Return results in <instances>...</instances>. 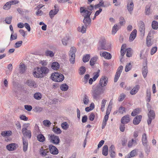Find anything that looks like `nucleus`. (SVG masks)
<instances>
[{"label": "nucleus", "mask_w": 158, "mask_h": 158, "mask_svg": "<svg viewBox=\"0 0 158 158\" xmlns=\"http://www.w3.org/2000/svg\"><path fill=\"white\" fill-rule=\"evenodd\" d=\"M34 76L35 77L38 78H42L44 77V76H42V73H38L36 71H34L33 73Z\"/></svg>", "instance_id": "34"}, {"label": "nucleus", "mask_w": 158, "mask_h": 158, "mask_svg": "<svg viewBox=\"0 0 158 158\" xmlns=\"http://www.w3.org/2000/svg\"><path fill=\"white\" fill-rule=\"evenodd\" d=\"M139 88L140 87L139 85H135L130 91V94L132 95L135 94L138 92Z\"/></svg>", "instance_id": "22"}, {"label": "nucleus", "mask_w": 158, "mask_h": 158, "mask_svg": "<svg viewBox=\"0 0 158 158\" xmlns=\"http://www.w3.org/2000/svg\"><path fill=\"white\" fill-rule=\"evenodd\" d=\"M157 48L156 47H153L151 50V54L152 55L154 54L157 51Z\"/></svg>", "instance_id": "63"}, {"label": "nucleus", "mask_w": 158, "mask_h": 158, "mask_svg": "<svg viewBox=\"0 0 158 158\" xmlns=\"http://www.w3.org/2000/svg\"><path fill=\"white\" fill-rule=\"evenodd\" d=\"M130 120L129 115H127L122 118L121 120V122L122 124H127L128 123Z\"/></svg>", "instance_id": "13"}, {"label": "nucleus", "mask_w": 158, "mask_h": 158, "mask_svg": "<svg viewBox=\"0 0 158 158\" xmlns=\"http://www.w3.org/2000/svg\"><path fill=\"white\" fill-rule=\"evenodd\" d=\"M60 88L63 91H66L69 89V86L66 84H64L61 85Z\"/></svg>", "instance_id": "33"}, {"label": "nucleus", "mask_w": 158, "mask_h": 158, "mask_svg": "<svg viewBox=\"0 0 158 158\" xmlns=\"http://www.w3.org/2000/svg\"><path fill=\"white\" fill-rule=\"evenodd\" d=\"M145 13L146 15H149L151 14L150 8L148 6L146 7L145 10Z\"/></svg>", "instance_id": "48"}, {"label": "nucleus", "mask_w": 158, "mask_h": 158, "mask_svg": "<svg viewBox=\"0 0 158 158\" xmlns=\"http://www.w3.org/2000/svg\"><path fill=\"white\" fill-rule=\"evenodd\" d=\"M106 6L104 5V3L102 0H101L99 3L94 6V8L96 9L101 7H106Z\"/></svg>", "instance_id": "26"}, {"label": "nucleus", "mask_w": 158, "mask_h": 158, "mask_svg": "<svg viewBox=\"0 0 158 158\" xmlns=\"http://www.w3.org/2000/svg\"><path fill=\"white\" fill-rule=\"evenodd\" d=\"M49 150L50 153L53 155H56L58 153V149L54 146L51 144L49 146Z\"/></svg>", "instance_id": "11"}, {"label": "nucleus", "mask_w": 158, "mask_h": 158, "mask_svg": "<svg viewBox=\"0 0 158 158\" xmlns=\"http://www.w3.org/2000/svg\"><path fill=\"white\" fill-rule=\"evenodd\" d=\"M49 152L48 149H44L43 147H41L39 150L40 154L42 156H45L48 154L47 153Z\"/></svg>", "instance_id": "12"}, {"label": "nucleus", "mask_w": 158, "mask_h": 158, "mask_svg": "<svg viewBox=\"0 0 158 158\" xmlns=\"http://www.w3.org/2000/svg\"><path fill=\"white\" fill-rule=\"evenodd\" d=\"M119 28V26L117 24H115L113 27L112 30V32L113 34H114L118 30Z\"/></svg>", "instance_id": "35"}, {"label": "nucleus", "mask_w": 158, "mask_h": 158, "mask_svg": "<svg viewBox=\"0 0 158 158\" xmlns=\"http://www.w3.org/2000/svg\"><path fill=\"white\" fill-rule=\"evenodd\" d=\"M37 138L38 140L40 142H43L45 140V137L42 134L38 135L37 136Z\"/></svg>", "instance_id": "31"}, {"label": "nucleus", "mask_w": 158, "mask_h": 158, "mask_svg": "<svg viewBox=\"0 0 158 158\" xmlns=\"http://www.w3.org/2000/svg\"><path fill=\"white\" fill-rule=\"evenodd\" d=\"M35 111L36 112H40L43 109L42 107L39 106H36L35 108Z\"/></svg>", "instance_id": "61"}, {"label": "nucleus", "mask_w": 158, "mask_h": 158, "mask_svg": "<svg viewBox=\"0 0 158 158\" xmlns=\"http://www.w3.org/2000/svg\"><path fill=\"white\" fill-rule=\"evenodd\" d=\"M131 49L130 48H128L126 49V56L127 57H131L132 56Z\"/></svg>", "instance_id": "46"}, {"label": "nucleus", "mask_w": 158, "mask_h": 158, "mask_svg": "<svg viewBox=\"0 0 158 158\" xmlns=\"http://www.w3.org/2000/svg\"><path fill=\"white\" fill-rule=\"evenodd\" d=\"M100 55L102 57H103L109 60L111 58V55L110 53L107 52H104L102 53L100 52Z\"/></svg>", "instance_id": "14"}, {"label": "nucleus", "mask_w": 158, "mask_h": 158, "mask_svg": "<svg viewBox=\"0 0 158 158\" xmlns=\"http://www.w3.org/2000/svg\"><path fill=\"white\" fill-rule=\"evenodd\" d=\"M12 132L11 131H6L2 132L1 134L3 136H9L12 134Z\"/></svg>", "instance_id": "36"}, {"label": "nucleus", "mask_w": 158, "mask_h": 158, "mask_svg": "<svg viewBox=\"0 0 158 158\" xmlns=\"http://www.w3.org/2000/svg\"><path fill=\"white\" fill-rule=\"evenodd\" d=\"M144 147V150L146 153L148 155L150 151V147L149 145L147 143L143 144Z\"/></svg>", "instance_id": "27"}, {"label": "nucleus", "mask_w": 158, "mask_h": 158, "mask_svg": "<svg viewBox=\"0 0 158 158\" xmlns=\"http://www.w3.org/2000/svg\"><path fill=\"white\" fill-rule=\"evenodd\" d=\"M100 70H98L97 72L94 73V76L93 77L94 81H95L99 76Z\"/></svg>", "instance_id": "50"}, {"label": "nucleus", "mask_w": 158, "mask_h": 158, "mask_svg": "<svg viewBox=\"0 0 158 158\" xmlns=\"http://www.w3.org/2000/svg\"><path fill=\"white\" fill-rule=\"evenodd\" d=\"M69 38L68 37L66 36L62 40V42L63 44L64 45H66Z\"/></svg>", "instance_id": "49"}, {"label": "nucleus", "mask_w": 158, "mask_h": 158, "mask_svg": "<svg viewBox=\"0 0 158 158\" xmlns=\"http://www.w3.org/2000/svg\"><path fill=\"white\" fill-rule=\"evenodd\" d=\"M54 7V9L51 10L49 12V15L51 19H53L59 11V8L57 5H55Z\"/></svg>", "instance_id": "7"}, {"label": "nucleus", "mask_w": 158, "mask_h": 158, "mask_svg": "<svg viewBox=\"0 0 158 158\" xmlns=\"http://www.w3.org/2000/svg\"><path fill=\"white\" fill-rule=\"evenodd\" d=\"M24 108L28 111H30L32 109V108L31 106L30 105H25Z\"/></svg>", "instance_id": "57"}, {"label": "nucleus", "mask_w": 158, "mask_h": 158, "mask_svg": "<svg viewBox=\"0 0 158 158\" xmlns=\"http://www.w3.org/2000/svg\"><path fill=\"white\" fill-rule=\"evenodd\" d=\"M108 153V148L107 145H104L102 148V154L106 156H107Z\"/></svg>", "instance_id": "24"}, {"label": "nucleus", "mask_w": 158, "mask_h": 158, "mask_svg": "<svg viewBox=\"0 0 158 158\" xmlns=\"http://www.w3.org/2000/svg\"><path fill=\"white\" fill-rule=\"evenodd\" d=\"M148 119L147 120V123L148 125H150L152 122V120L154 119L155 118V113L152 110H150L148 114Z\"/></svg>", "instance_id": "5"}, {"label": "nucleus", "mask_w": 158, "mask_h": 158, "mask_svg": "<svg viewBox=\"0 0 158 158\" xmlns=\"http://www.w3.org/2000/svg\"><path fill=\"white\" fill-rule=\"evenodd\" d=\"M84 103L85 104L87 105L89 101L88 97L86 94L84 95V98L83 100Z\"/></svg>", "instance_id": "44"}, {"label": "nucleus", "mask_w": 158, "mask_h": 158, "mask_svg": "<svg viewBox=\"0 0 158 158\" xmlns=\"http://www.w3.org/2000/svg\"><path fill=\"white\" fill-rule=\"evenodd\" d=\"M134 4L132 0H128L127 3V8L130 13L131 14L133 10Z\"/></svg>", "instance_id": "8"}, {"label": "nucleus", "mask_w": 158, "mask_h": 158, "mask_svg": "<svg viewBox=\"0 0 158 158\" xmlns=\"http://www.w3.org/2000/svg\"><path fill=\"white\" fill-rule=\"evenodd\" d=\"M17 34H14V33H11L10 36V40L11 41L13 40H16L17 39Z\"/></svg>", "instance_id": "52"}, {"label": "nucleus", "mask_w": 158, "mask_h": 158, "mask_svg": "<svg viewBox=\"0 0 158 158\" xmlns=\"http://www.w3.org/2000/svg\"><path fill=\"white\" fill-rule=\"evenodd\" d=\"M12 17H8L6 18L5 21L6 23L8 24H10L11 23Z\"/></svg>", "instance_id": "59"}, {"label": "nucleus", "mask_w": 158, "mask_h": 158, "mask_svg": "<svg viewBox=\"0 0 158 158\" xmlns=\"http://www.w3.org/2000/svg\"><path fill=\"white\" fill-rule=\"evenodd\" d=\"M147 65V64L146 63V64H145L144 65V66L142 69V73L143 75L144 78H145L146 77L147 74L148 73Z\"/></svg>", "instance_id": "18"}, {"label": "nucleus", "mask_w": 158, "mask_h": 158, "mask_svg": "<svg viewBox=\"0 0 158 158\" xmlns=\"http://www.w3.org/2000/svg\"><path fill=\"white\" fill-rule=\"evenodd\" d=\"M23 135L28 137L29 139L31 138V131L29 130H28L27 131L24 132Z\"/></svg>", "instance_id": "43"}, {"label": "nucleus", "mask_w": 158, "mask_h": 158, "mask_svg": "<svg viewBox=\"0 0 158 158\" xmlns=\"http://www.w3.org/2000/svg\"><path fill=\"white\" fill-rule=\"evenodd\" d=\"M101 94L99 92L94 89L92 92V95L94 99L97 100L100 97V95Z\"/></svg>", "instance_id": "21"}, {"label": "nucleus", "mask_w": 158, "mask_h": 158, "mask_svg": "<svg viewBox=\"0 0 158 158\" xmlns=\"http://www.w3.org/2000/svg\"><path fill=\"white\" fill-rule=\"evenodd\" d=\"M98 59V58L97 57H94L91 58L89 62L90 65L91 66L94 65L96 63Z\"/></svg>", "instance_id": "28"}, {"label": "nucleus", "mask_w": 158, "mask_h": 158, "mask_svg": "<svg viewBox=\"0 0 158 158\" xmlns=\"http://www.w3.org/2000/svg\"><path fill=\"white\" fill-rule=\"evenodd\" d=\"M140 111V109L137 108L133 110L131 114V115L133 116H135L137 114H138Z\"/></svg>", "instance_id": "38"}, {"label": "nucleus", "mask_w": 158, "mask_h": 158, "mask_svg": "<svg viewBox=\"0 0 158 158\" xmlns=\"http://www.w3.org/2000/svg\"><path fill=\"white\" fill-rule=\"evenodd\" d=\"M44 125L45 126L49 127L50 126L51 123L48 120H45L43 122Z\"/></svg>", "instance_id": "47"}, {"label": "nucleus", "mask_w": 158, "mask_h": 158, "mask_svg": "<svg viewBox=\"0 0 158 158\" xmlns=\"http://www.w3.org/2000/svg\"><path fill=\"white\" fill-rule=\"evenodd\" d=\"M125 108L122 106H120L118 110V112L121 114H123L125 112Z\"/></svg>", "instance_id": "64"}, {"label": "nucleus", "mask_w": 158, "mask_h": 158, "mask_svg": "<svg viewBox=\"0 0 158 158\" xmlns=\"http://www.w3.org/2000/svg\"><path fill=\"white\" fill-rule=\"evenodd\" d=\"M110 45L107 46L106 45V40L105 39H102L99 41V45L98 47V50H109L110 49Z\"/></svg>", "instance_id": "4"}, {"label": "nucleus", "mask_w": 158, "mask_h": 158, "mask_svg": "<svg viewBox=\"0 0 158 158\" xmlns=\"http://www.w3.org/2000/svg\"><path fill=\"white\" fill-rule=\"evenodd\" d=\"M62 128L64 130H66L69 127V124L66 122H64L61 124Z\"/></svg>", "instance_id": "41"}, {"label": "nucleus", "mask_w": 158, "mask_h": 158, "mask_svg": "<svg viewBox=\"0 0 158 158\" xmlns=\"http://www.w3.org/2000/svg\"><path fill=\"white\" fill-rule=\"evenodd\" d=\"M152 26L154 29L156 30L158 28V23L155 21H153L152 23Z\"/></svg>", "instance_id": "40"}, {"label": "nucleus", "mask_w": 158, "mask_h": 158, "mask_svg": "<svg viewBox=\"0 0 158 158\" xmlns=\"http://www.w3.org/2000/svg\"><path fill=\"white\" fill-rule=\"evenodd\" d=\"M90 58V55L87 54L84 55L83 57L82 60L85 63L88 62Z\"/></svg>", "instance_id": "39"}, {"label": "nucleus", "mask_w": 158, "mask_h": 158, "mask_svg": "<svg viewBox=\"0 0 158 158\" xmlns=\"http://www.w3.org/2000/svg\"><path fill=\"white\" fill-rule=\"evenodd\" d=\"M26 83L31 88H35L37 86L36 83L32 79L27 80Z\"/></svg>", "instance_id": "10"}, {"label": "nucleus", "mask_w": 158, "mask_h": 158, "mask_svg": "<svg viewBox=\"0 0 158 158\" xmlns=\"http://www.w3.org/2000/svg\"><path fill=\"white\" fill-rule=\"evenodd\" d=\"M54 132L57 134H60L61 133V131L59 128H53Z\"/></svg>", "instance_id": "55"}, {"label": "nucleus", "mask_w": 158, "mask_h": 158, "mask_svg": "<svg viewBox=\"0 0 158 158\" xmlns=\"http://www.w3.org/2000/svg\"><path fill=\"white\" fill-rule=\"evenodd\" d=\"M49 138L51 140V142L55 144H58L60 142V139L58 136L54 135H49Z\"/></svg>", "instance_id": "6"}, {"label": "nucleus", "mask_w": 158, "mask_h": 158, "mask_svg": "<svg viewBox=\"0 0 158 158\" xmlns=\"http://www.w3.org/2000/svg\"><path fill=\"white\" fill-rule=\"evenodd\" d=\"M142 118V116L141 115H137L134 118L133 123L134 125H138L140 122Z\"/></svg>", "instance_id": "16"}, {"label": "nucleus", "mask_w": 158, "mask_h": 158, "mask_svg": "<svg viewBox=\"0 0 158 158\" xmlns=\"http://www.w3.org/2000/svg\"><path fill=\"white\" fill-rule=\"evenodd\" d=\"M11 4L10 3V1L6 2L3 6V9L5 10L9 9L10 7Z\"/></svg>", "instance_id": "42"}, {"label": "nucleus", "mask_w": 158, "mask_h": 158, "mask_svg": "<svg viewBox=\"0 0 158 158\" xmlns=\"http://www.w3.org/2000/svg\"><path fill=\"white\" fill-rule=\"evenodd\" d=\"M20 72L21 73H24L25 70V65L24 64L21 65L20 66Z\"/></svg>", "instance_id": "58"}, {"label": "nucleus", "mask_w": 158, "mask_h": 158, "mask_svg": "<svg viewBox=\"0 0 158 158\" xmlns=\"http://www.w3.org/2000/svg\"><path fill=\"white\" fill-rule=\"evenodd\" d=\"M33 97L35 99L40 100L42 96L40 93L37 92L34 94Z\"/></svg>", "instance_id": "29"}, {"label": "nucleus", "mask_w": 158, "mask_h": 158, "mask_svg": "<svg viewBox=\"0 0 158 158\" xmlns=\"http://www.w3.org/2000/svg\"><path fill=\"white\" fill-rule=\"evenodd\" d=\"M17 145V144L15 143H11L7 145L6 146V148L8 150L12 151L16 149V146Z\"/></svg>", "instance_id": "15"}, {"label": "nucleus", "mask_w": 158, "mask_h": 158, "mask_svg": "<svg viewBox=\"0 0 158 158\" xmlns=\"http://www.w3.org/2000/svg\"><path fill=\"white\" fill-rule=\"evenodd\" d=\"M51 78L52 80L55 81L60 82L64 80V77L62 74L58 73H55L52 74Z\"/></svg>", "instance_id": "2"}, {"label": "nucleus", "mask_w": 158, "mask_h": 158, "mask_svg": "<svg viewBox=\"0 0 158 158\" xmlns=\"http://www.w3.org/2000/svg\"><path fill=\"white\" fill-rule=\"evenodd\" d=\"M60 64L59 63L56 62H53L51 65V68L54 70H57L60 68Z\"/></svg>", "instance_id": "23"}, {"label": "nucleus", "mask_w": 158, "mask_h": 158, "mask_svg": "<svg viewBox=\"0 0 158 158\" xmlns=\"http://www.w3.org/2000/svg\"><path fill=\"white\" fill-rule=\"evenodd\" d=\"M145 27L144 23L141 22L139 25V31L141 34L144 35L145 33Z\"/></svg>", "instance_id": "20"}, {"label": "nucleus", "mask_w": 158, "mask_h": 158, "mask_svg": "<svg viewBox=\"0 0 158 158\" xmlns=\"http://www.w3.org/2000/svg\"><path fill=\"white\" fill-rule=\"evenodd\" d=\"M104 86H102L100 85H98L94 89L101 94L103 93L105 89L103 88Z\"/></svg>", "instance_id": "25"}, {"label": "nucleus", "mask_w": 158, "mask_h": 158, "mask_svg": "<svg viewBox=\"0 0 158 158\" xmlns=\"http://www.w3.org/2000/svg\"><path fill=\"white\" fill-rule=\"evenodd\" d=\"M151 92L150 90L147 89L146 92V97H147L146 101L148 102H150L151 100Z\"/></svg>", "instance_id": "37"}, {"label": "nucleus", "mask_w": 158, "mask_h": 158, "mask_svg": "<svg viewBox=\"0 0 158 158\" xmlns=\"http://www.w3.org/2000/svg\"><path fill=\"white\" fill-rule=\"evenodd\" d=\"M80 12L81 13H83L82 15L84 17L83 23H84L85 25L86 26H89L91 23L90 16L92 12L89 11L83 7H81L80 8Z\"/></svg>", "instance_id": "1"}, {"label": "nucleus", "mask_w": 158, "mask_h": 158, "mask_svg": "<svg viewBox=\"0 0 158 158\" xmlns=\"http://www.w3.org/2000/svg\"><path fill=\"white\" fill-rule=\"evenodd\" d=\"M108 82V78L106 77L102 76L99 81V84L102 86H105Z\"/></svg>", "instance_id": "9"}, {"label": "nucleus", "mask_w": 158, "mask_h": 158, "mask_svg": "<svg viewBox=\"0 0 158 158\" xmlns=\"http://www.w3.org/2000/svg\"><path fill=\"white\" fill-rule=\"evenodd\" d=\"M125 124H122V123L120 125V126L119 127V129H120V131L122 132H124L125 130Z\"/></svg>", "instance_id": "62"}, {"label": "nucleus", "mask_w": 158, "mask_h": 158, "mask_svg": "<svg viewBox=\"0 0 158 158\" xmlns=\"http://www.w3.org/2000/svg\"><path fill=\"white\" fill-rule=\"evenodd\" d=\"M40 71L41 73H42V76H43V74L46 75L48 74L49 72V70L46 67L42 66L40 68Z\"/></svg>", "instance_id": "17"}, {"label": "nucleus", "mask_w": 158, "mask_h": 158, "mask_svg": "<svg viewBox=\"0 0 158 158\" xmlns=\"http://www.w3.org/2000/svg\"><path fill=\"white\" fill-rule=\"evenodd\" d=\"M131 68V66L130 63H128L126 66L125 69V71L127 72L130 71Z\"/></svg>", "instance_id": "53"}, {"label": "nucleus", "mask_w": 158, "mask_h": 158, "mask_svg": "<svg viewBox=\"0 0 158 158\" xmlns=\"http://www.w3.org/2000/svg\"><path fill=\"white\" fill-rule=\"evenodd\" d=\"M106 101L104 99H103L102 101L101 109L102 111H103L104 110V109Z\"/></svg>", "instance_id": "51"}, {"label": "nucleus", "mask_w": 158, "mask_h": 158, "mask_svg": "<svg viewBox=\"0 0 158 158\" xmlns=\"http://www.w3.org/2000/svg\"><path fill=\"white\" fill-rule=\"evenodd\" d=\"M125 95L124 94H120L119 98H118V101L119 102L123 101L125 98Z\"/></svg>", "instance_id": "60"}, {"label": "nucleus", "mask_w": 158, "mask_h": 158, "mask_svg": "<svg viewBox=\"0 0 158 158\" xmlns=\"http://www.w3.org/2000/svg\"><path fill=\"white\" fill-rule=\"evenodd\" d=\"M22 41H19L16 42L15 44V48H18L20 47L22 45Z\"/></svg>", "instance_id": "56"}, {"label": "nucleus", "mask_w": 158, "mask_h": 158, "mask_svg": "<svg viewBox=\"0 0 158 158\" xmlns=\"http://www.w3.org/2000/svg\"><path fill=\"white\" fill-rule=\"evenodd\" d=\"M79 74L82 75L85 72L86 69L85 68L84 66L81 67L79 69Z\"/></svg>", "instance_id": "45"}, {"label": "nucleus", "mask_w": 158, "mask_h": 158, "mask_svg": "<svg viewBox=\"0 0 158 158\" xmlns=\"http://www.w3.org/2000/svg\"><path fill=\"white\" fill-rule=\"evenodd\" d=\"M137 31L136 30L134 29L131 32L129 38L130 41H133L135 38L136 36Z\"/></svg>", "instance_id": "19"}, {"label": "nucleus", "mask_w": 158, "mask_h": 158, "mask_svg": "<svg viewBox=\"0 0 158 158\" xmlns=\"http://www.w3.org/2000/svg\"><path fill=\"white\" fill-rule=\"evenodd\" d=\"M45 55L47 56H50L52 57L54 56V53L52 51L47 50L45 52Z\"/></svg>", "instance_id": "30"}, {"label": "nucleus", "mask_w": 158, "mask_h": 158, "mask_svg": "<svg viewBox=\"0 0 158 158\" xmlns=\"http://www.w3.org/2000/svg\"><path fill=\"white\" fill-rule=\"evenodd\" d=\"M142 140L143 144H144L148 143L147 135L145 133H143L142 135Z\"/></svg>", "instance_id": "32"}, {"label": "nucleus", "mask_w": 158, "mask_h": 158, "mask_svg": "<svg viewBox=\"0 0 158 158\" xmlns=\"http://www.w3.org/2000/svg\"><path fill=\"white\" fill-rule=\"evenodd\" d=\"M77 51V49L75 47H72L69 52V56L70 63L73 64L75 63V53Z\"/></svg>", "instance_id": "3"}, {"label": "nucleus", "mask_w": 158, "mask_h": 158, "mask_svg": "<svg viewBox=\"0 0 158 158\" xmlns=\"http://www.w3.org/2000/svg\"><path fill=\"white\" fill-rule=\"evenodd\" d=\"M120 74L121 73H120L116 72L114 79V81L115 82H116L117 81L119 77L120 76Z\"/></svg>", "instance_id": "54"}]
</instances>
